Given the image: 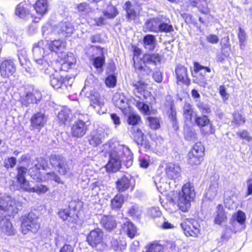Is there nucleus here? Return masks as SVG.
Returning a JSON list of instances; mask_svg holds the SVG:
<instances>
[{
  "label": "nucleus",
  "mask_w": 252,
  "mask_h": 252,
  "mask_svg": "<svg viewBox=\"0 0 252 252\" xmlns=\"http://www.w3.org/2000/svg\"><path fill=\"white\" fill-rule=\"evenodd\" d=\"M34 9L37 14L43 15L48 10V4L46 0H38L34 5Z\"/></svg>",
  "instance_id": "c85d7f7f"
},
{
  "label": "nucleus",
  "mask_w": 252,
  "mask_h": 252,
  "mask_svg": "<svg viewBox=\"0 0 252 252\" xmlns=\"http://www.w3.org/2000/svg\"><path fill=\"white\" fill-rule=\"evenodd\" d=\"M165 173L168 179L176 182L181 178V168L178 164L169 162L166 164Z\"/></svg>",
  "instance_id": "9d476101"
},
{
  "label": "nucleus",
  "mask_w": 252,
  "mask_h": 252,
  "mask_svg": "<svg viewBox=\"0 0 252 252\" xmlns=\"http://www.w3.org/2000/svg\"><path fill=\"white\" fill-rule=\"evenodd\" d=\"M196 105L203 114H208L211 112V109L208 104L198 101Z\"/></svg>",
  "instance_id": "774afa93"
},
{
  "label": "nucleus",
  "mask_w": 252,
  "mask_h": 252,
  "mask_svg": "<svg viewBox=\"0 0 252 252\" xmlns=\"http://www.w3.org/2000/svg\"><path fill=\"white\" fill-rule=\"evenodd\" d=\"M132 85L134 87V91L141 94L144 93L147 84L142 80L133 82Z\"/></svg>",
  "instance_id": "09e8293b"
},
{
  "label": "nucleus",
  "mask_w": 252,
  "mask_h": 252,
  "mask_svg": "<svg viewBox=\"0 0 252 252\" xmlns=\"http://www.w3.org/2000/svg\"><path fill=\"white\" fill-rule=\"evenodd\" d=\"M103 137V132L102 130L98 129L94 131L89 140L90 145L95 147L100 145L102 143V138Z\"/></svg>",
  "instance_id": "bb28decb"
},
{
  "label": "nucleus",
  "mask_w": 252,
  "mask_h": 252,
  "mask_svg": "<svg viewBox=\"0 0 252 252\" xmlns=\"http://www.w3.org/2000/svg\"><path fill=\"white\" fill-rule=\"evenodd\" d=\"M236 200V196L232 192L225 194L224 203L225 207L229 209H233L235 206V202Z\"/></svg>",
  "instance_id": "72a5a7b5"
},
{
  "label": "nucleus",
  "mask_w": 252,
  "mask_h": 252,
  "mask_svg": "<svg viewBox=\"0 0 252 252\" xmlns=\"http://www.w3.org/2000/svg\"><path fill=\"white\" fill-rule=\"evenodd\" d=\"M195 195L193 186L190 183L185 184L179 193L178 206L184 212H187L190 205V201Z\"/></svg>",
  "instance_id": "7ed1b4c3"
},
{
  "label": "nucleus",
  "mask_w": 252,
  "mask_h": 252,
  "mask_svg": "<svg viewBox=\"0 0 252 252\" xmlns=\"http://www.w3.org/2000/svg\"><path fill=\"white\" fill-rule=\"evenodd\" d=\"M109 158L106 165V170L115 172L120 168L122 161H127L131 163L132 154L127 147L119 145L110 152Z\"/></svg>",
  "instance_id": "f257e3e1"
},
{
  "label": "nucleus",
  "mask_w": 252,
  "mask_h": 252,
  "mask_svg": "<svg viewBox=\"0 0 252 252\" xmlns=\"http://www.w3.org/2000/svg\"><path fill=\"white\" fill-rule=\"evenodd\" d=\"M233 218L236 220L241 224H243L246 220V215L243 211L239 210L232 216Z\"/></svg>",
  "instance_id": "052dcab7"
},
{
  "label": "nucleus",
  "mask_w": 252,
  "mask_h": 252,
  "mask_svg": "<svg viewBox=\"0 0 252 252\" xmlns=\"http://www.w3.org/2000/svg\"><path fill=\"white\" fill-rule=\"evenodd\" d=\"M68 80L67 78H63L58 73L53 74L50 77L51 85L55 89H58L63 86V83Z\"/></svg>",
  "instance_id": "5701e85b"
},
{
  "label": "nucleus",
  "mask_w": 252,
  "mask_h": 252,
  "mask_svg": "<svg viewBox=\"0 0 252 252\" xmlns=\"http://www.w3.org/2000/svg\"><path fill=\"white\" fill-rule=\"evenodd\" d=\"M0 228L2 233L7 236L13 235L15 234V230L12 223L5 217L2 219L0 221Z\"/></svg>",
  "instance_id": "aec40b11"
},
{
  "label": "nucleus",
  "mask_w": 252,
  "mask_h": 252,
  "mask_svg": "<svg viewBox=\"0 0 252 252\" xmlns=\"http://www.w3.org/2000/svg\"><path fill=\"white\" fill-rule=\"evenodd\" d=\"M41 93L36 90H33L31 93H28L26 96L21 98L23 105L28 106L30 103H37L41 99Z\"/></svg>",
  "instance_id": "2eb2a0df"
},
{
  "label": "nucleus",
  "mask_w": 252,
  "mask_h": 252,
  "mask_svg": "<svg viewBox=\"0 0 252 252\" xmlns=\"http://www.w3.org/2000/svg\"><path fill=\"white\" fill-rule=\"evenodd\" d=\"M173 31L172 26L164 22L161 19L159 26V32H170Z\"/></svg>",
  "instance_id": "bf43d9fd"
},
{
  "label": "nucleus",
  "mask_w": 252,
  "mask_h": 252,
  "mask_svg": "<svg viewBox=\"0 0 252 252\" xmlns=\"http://www.w3.org/2000/svg\"><path fill=\"white\" fill-rule=\"evenodd\" d=\"M65 46V43L60 40L53 41L49 45L51 52H57L58 51L63 49Z\"/></svg>",
  "instance_id": "37998d69"
},
{
  "label": "nucleus",
  "mask_w": 252,
  "mask_h": 252,
  "mask_svg": "<svg viewBox=\"0 0 252 252\" xmlns=\"http://www.w3.org/2000/svg\"><path fill=\"white\" fill-rule=\"evenodd\" d=\"M184 134L186 139L189 141L193 140L196 138V133L195 130L189 126L184 127Z\"/></svg>",
  "instance_id": "5fc2aeb1"
},
{
  "label": "nucleus",
  "mask_w": 252,
  "mask_h": 252,
  "mask_svg": "<svg viewBox=\"0 0 252 252\" xmlns=\"http://www.w3.org/2000/svg\"><path fill=\"white\" fill-rule=\"evenodd\" d=\"M125 10L126 12V16L129 21H133L137 17L136 12L132 7L131 2L126 1L125 4Z\"/></svg>",
  "instance_id": "f704fd0d"
},
{
  "label": "nucleus",
  "mask_w": 252,
  "mask_h": 252,
  "mask_svg": "<svg viewBox=\"0 0 252 252\" xmlns=\"http://www.w3.org/2000/svg\"><path fill=\"white\" fill-rule=\"evenodd\" d=\"M49 190V189L47 186L40 183H37L33 186L32 192L40 195L46 193Z\"/></svg>",
  "instance_id": "79ce46f5"
},
{
  "label": "nucleus",
  "mask_w": 252,
  "mask_h": 252,
  "mask_svg": "<svg viewBox=\"0 0 252 252\" xmlns=\"http://www.w3.org/2000/svg\"><path fill=\"white\" fill-rule=\"evenodd\" d=\"M15 13L21 18H25L29 14L26 7V4L23 2L19 3L15 8Z\"/></svg>",
  "instance_id": "c9c22d12"
},
{
  "label": "nucleus",
  "mask_w": 252,
  "mask_h": 252,
  "mask_svg": "<svg viewBox=\"0 0 252 252\" xmlns=\"http://www.w3.org/2000/svg\"><path fill=\"white\" fill-rule=\"evenodd\" d=\"M16 70L15 64L11 60L3 61L0 65L1 75L4 77H8L12 75Z\"/></svg>",
  "instance_id": "ddd939ff"
},
{
  "label": "nucleus",
  "mask_w": 252,
  "mask_h": 252,
  "mask_svg": "<svg viewBox=\"0 0 252 252\" xmlns=\"http://www.w3.org/2000/svg\"><path fill=\"white\" fill-rule=\"evenodd\" d=\"M180 225L187 236L196 237L199 233V224L194 219H186Z\"/></svg>",
  "instance_id": "1a4fd4ad"
},
{
  "label": "nucleus",
  "mask_w": 252,
  "mask_h": 252,
  "mask_svg": "<svg viewBox=\"0 0 252 252\" xmlns=\"http://www.w3.org/2000/svg\"><path fill=\"white\" fill-rule=\"evenodd\" d=\"M113 103L116 107L120 109L124 113L126 112L128 107V99L123 94H116L114 95Z\"/></svg>",
  "instance_id": "f3484780"
},
{
  "label": "nucleus",
  "mask_w": 252,
  "mask_h": 252,
  "mask_svg": "<svg viewBox=\"0 0 252 252\" xmlns=\"http://www.w3.org/2000/svg\"><path fill=\"white\" fill-rule=\"evenodd\" d=\"M140 121V117L138 115L132 114L128 116L127 122L129 125H132L133 126H134L137 125Z\"/></svg>",
  "instance_id": "69168bd1"
},
{
  "label": "nucleus",
  "mask_w": 252,
  "mask_h": 252,
  "mask_svg": "<svg viewBox=\"0 0 252 252\" xmlns=\"http://www.w3.org/2000/svg\"><path fill=\"white\" fill-rule=\"evenodd\" d=\"M149 126L152 129H157L160 127V121L157 117H148L147 118Z\"/></svg>",
  "instance_id": "13d9d810"
},
{
  "label": "nucleus",
  "mask_w": 252,
  "mask_h": 252,
  "mask_svg": "<svg viewBox=\"0 0 252 252\" xmlns=\"http://www.w3.org/2000/svg\"><path fill=\"white\" fill-rule=\"evenodd\" d=\"M100 223L107 231H110L116 228L117 223L112 216H103L101 219Z\"/></svg>",
  "instance_id": "412c9836"
},
{
  "label": "nucleus",
  "mask_w": 252,
  "mask_h": 252,
  "mask_svg": "<svg viewBox=\"0 0 252 252\" xmlns=\"http://www.w3.org/2000/svg\"><path fill=\"white\" fill-rule=\"evenodd\" d=\"M130 176H123L116 181V189L119 192H123L126 191L130 185Z\"/></svg>",
  "instance_id": "a211bd4d"
},
{
  "label": "nucleus",
  "mask_w": 252,
  "mask_h": 252,
  "mask_svg": "<svg viewBox=\"0 0 252 252\" xmlns=\"http://www.w3.org/2000/svg\"><path fill=\"white\" fill-rule=\"evenodd\" d=\"M67 58L62 64L63 68H71L74 67L76 62V59L74 58L73 54L70 53L67 55Z\"/></svg>",
  "instance_id": "864d4df0"
},
{
  "label": "nucleus",
  "mask_w": 252,
  "mask_h": 252,
  "mask_svg": "<svg viewBox=\"0 0 252 252\" xmlns=\"http://www.w3.org/2000/svg\"><path fill=\"white\" fill-rule=\"evenodd\" d=\"M124 196L123 195L120 194H117L111 201L112 209H120L124 203Z\"/></svg>",
  "instance_id": "4c0bfd02"
},
{
  "label": "nucleus",
  "mask_w": 252,
  "mask_h": 252,
  "mask_svg": "<svg viewBox=\"0 0 252 252\" xmlns=\"http://www.w3.org/2000/svg\"><path fill=\"white\" fill-rule=\"evenodd\" d=\"M19 187L23 191L32 192L33 186L26 179L18 181Z\"/></svg>",
  "instance_id": "603ef678"
},
{
  "label": "nucleus",
  "mask_w": 252,
  "mask_h": 252,
  "mask_svg": "<svg viewBox=\"0 0 252 252\" xmlns=\"http://www.w3.org/2000/svg\"><path fill=\"white\" fill-rule=\"evenodd\" d=\"M103 231L99 228L92 230L87 237V241L92 247H95L102 242Z\"/></svg>",
  "instance_id": "f8f14e48"
},
{
  "label": "nucleus",
  "mask_w": 252,
  "mask_h": 252,
  "mask_svg": "<svg viewBox=\"0 0 252 252\" xmlns=\"http://www.w3.org/2000/svg\"><path fill=\"white\" fill-rule=\"evenodd\" d=\"M118 14V11L116 8L113 5H109L107 7L106 10L103 12V14L108 19H113L115 18Z\"/></svg>",
  "instance_id": "3c124183"
},
{
  "label": "nucleus",
  "mask_w": 252,
  "mask_h": 252,
  "mask_svg": "<svg viewBox=\"0 0 252 252\" xmlns=\"http://www.w3.org/2000/svg\"><path fill=\"white\" fill-rule=\"evenodd\" d=\"M163 250V246L155 241L148 245L146 252H164Z\"/></svg>",
  "instance_id": "c03bdc74"
},
{
  "label": "nucleus",
  "mask_w": 252,
  "mask_h": 252,
  "mask_svg": "<svg viewBox=\"0 0 252 252\" xmlns=\"http://www.w3.org/2000/svg\"><path fill=\"white\" fill-rule=\"evenodd\" d=\"M134 103L136 107L142 113L149 115L150 113L149 106L148 104L141 101L140 99H134Z\"/></svg>",
  "instance_id": "a18cd8bd"
},
{
  "label": "nucleus",
  "mask_w": 252,
  "mask_h": 252,
  "mask_svg": "<svg viewBox=\"0 0 252 252\" xmlns=\"http://www.w3.org/2000/svg\"><path fill=\"white\" fill-rule=\"evenodd\" d=\"M49 161L52 167L61 175L70 171L69 162L62 155H51Z\"/></svg>",
  "instance_id": "39448f33"
},
{
  "label": "nucleus",
  "mask_w": 252,
  "mask_h": 252,
  "mask_svg": "<svg viewBox=\"0 0 252 252\" xmlns=\"http://www.w3.org/2000/svg\"><path fill=\"white\" fill-rule=\"evenodd\" d=\"M204 148L201 143H196L189 152L196 154L198 156L202 158L204 155Z\"/></svg>",
  "instance_id": "6e6d98bb"
},
{
  "label": "nucleus",
  "mask_w": 252,
  "mask_h": 252,
  "mask_svg": "<svg viewBox=\"0 0 252 252\" xmlns=\"http://www.w3.org/2000/svg\"><path fill=\"white\" fill-rule=\"evenodd\" d=\"M129 131L134 138L135 141L139 144L140 142L142 141L144 134L141 130L137 126H132L130 127Z\"/></svg>",
  "instance_id": "e433bc0d"
},
{
  "label": "nucleus",
  "mask_w": 252,
  "mask_h": 252,
  "mask_svg": "<svg viewBox=\"0 0 252 252\" xmlns=\"http://www.w3.org/2000/svg\"><path fill=\"white\" fill-rule=\"evenodd\" d=\"M161 18H156L151 19L146 22L147 29L150 32H159V26Z\"/></svg>",
  "instance_id": "c756f323"
},
{
  "label": "nucleus",
  "mask_w": 252,
  "mask_h": 252,
  "mask_svg": "<svg viewBox=\"0 0 252 252\" xmlns=\"http://www.w3.org/2000/svg\"><path fill=\"white\" fill-rule=\"evenodd\" d=\"M111 248L115 251H122L125 250L126 247V243L125 241H118L114 238L110 240Z\"/></svg>",
  "instance_id": "473e14b6"
},
{
  "label": "nucleus",
  "mask_w": 252,
  "mask_h": 252,
  "mask_svg": "<svg viewBox=\"0 0 252 252\" xmlns=\"http://www.w3.org/2000/svg\"><path fill=\"white\" fill-rule=\"evenodd\" d=\"M47 120V117L44 113L37 112L34 114L30 119L31 129L40 130L46 124Z\"/></svg>",
  "instance_id": "9b49d317"
},
{
  "label": "nucleus",
  "mask_w": 252,
  "mask_h": 252,
  "mask_svg": "<svg viewBox=\"0 0 252 252\" xmlns=\"http://www.w3.org/2000/svg\"><path fill=\"white\" fill-rule=\"evenodd\" d=\"M46 164L45 160L43 158H37L33 160L31 165L28 166V173L30 176L36 180H41L40 169L44 168Z\"/></svg>",
  "instance_id": "6e6552de"
},
{
  "label": "nucleus",
  "mask_w": 252,
  "mask_h": 252,
  "mask_svg": "<svg viewBox=\"0 0 252 252\" xmlns=\"http://www.w3.org/2000/svg\"><path fill=\"white\" fill-rule=\"evenodd\" d=\"M147 63L143 62L134 63V67L137 72L141 75H149L152 71V69Z\"/></svg>",
  "instance_id": "cd10ccee"
},
{
  "label": "nucleus",
  "mask_w": 252,
  "mask_h": 252,
  "mask_svg": "<svg viewBox=\"0 0 252 252\" xmlns=\"http://www.w3.org/2000/svg\"><path fill=\"white\" fill-rule=\"evenodd\" d=\"M210 122L208 117L204 115L195 118V123L202 128L206 126V125L209 124Z\"/></svg>",
  "instance_id": "680f3d73"
},
{
  "label": "nucleus",
  "mask_w": 252,
  "mask_h": 252,
  "mask_svg": "<svg viewBox=\"0 0 252 252\" xmlns=\"http://www.w3.org/2000/svg\"><path fill=\"white\" fill-rule=\"evenodd\" d=\"M40 226V222L38 216L32 212L28 216L23 217L21 224V231L24 234L30 233H36Z\"/></svg>",
  "instance_id": "20e7f679"
},
{
  "label": "nucleus",
  "mask_w": 252,
  "mask_h": 252,
  "mask_svg": "<svg viewBox=\"0 0 252 252\" xmlns=\"http://www.w3.org/2000/svg\"><path fill=\"white\" fill-rule=\"evenodd\" d=\"M143 62L148 64L156 65L160 62V57L158 54H145L143 57Z\"/></svg>",
  "instance_id": "7c9ffc66"
},
{
  "label": "nucleus",
  "mask_w": 252,
  "mask_h": 252,
  "mask_svg": "<svg viewBox=\"0 0 252 252\" xmlns=\"http://www.w3.org/2000/svg\"><path fill=\"white\" fill-rule=\"evenodd\" d=\"M72 113L71 110L67 108H64L58 113L57 118L61 125L65 124L69 122L71 120Z\"/></svg>",
  "instance_id": "b1692460"
},
{
  "label": "nucleus",
  "mask_w": 252,
  "mask_h": 252,
  "mask_svg": "<svg viewBox=\"0 0 252 252\" xmlns=\"http://www.w3.org/2000/svg\"><path fill=\"white\" fill-rule=\"evenodd\" d=\"M144 48L149 51H153L156 48L157 42L155 36L152 34H147L143 38Z\"/></svg>",
  "instance_id": "393cba45"
},
{
  "label": "nucleus",
  "mask_w": 252,
  "mask_h": 252,
  "mask_svg": "<svg viewBox=\"0 0 252 252\" xmlns=\"http://www.w3.org/2000/svg\"><path fill=\"white\" fill-rule=\"evenodd\" d=\"M169 119L172 123V126L175 130H177L179 128L178 123L176 117V111L174 107L172 105L171 106L170 110L168 112Z\"/></svg>",
  "instance_id": "58836bf2"
},
{
  "label": "nucleus",
  "mask_w": 252,
  "mask_h": 252,
  "mask_svg": "<svg viewBox=\"0 0 252 252\" xmlns=\"http://www.w3.org/2000/svg\"><path fill=\"white\" fill-rule=\"evenodd\" d=\"M94 51H96V55L97 57H94L92 56L93 65L97 69L101 68L105 63V56L103 53V49L98 46H91Z\"/></svg>",
  "instance_id": "4468645a"
},
{
  "label": "nucleus",
  "mask_w": 252,
  "mask_h": 252,
  "mask_svg": "<svg viewBox=\"0 0 252 252\" xmlns=\"http://www.w3.org/2000/svg\"><path fill=\"white\" fill-rule=\"evenodd\" d=\"M238 36L239 40L240 46L241 48H242V47L244 46V43L246 42L247 36L245 32L241 28H239Z\"/></svg>",
  "instance_id": "338daca9"
},
{
  "label": "nucleus",
  "mask_w": 252,
  "mask_h": 252,
  "mask_svg": "<svg viewBox=\"0 0 252 252\" xmlns=\"http://www.w3.org/2000/svg\"><path fill=\"white\" fill-rule=\"evenodd\" d=\"M73 27L69 22H61L54 28V32L55 33H62L66 36L70 35L73 33Z\"/></svg>",
  "instance_id": "dca6fc26"
},
{
  "label": "nucleus",
  "mask_w": 252,
  "mask_h": 252,
  "mask_svg": "<svg viewBox=\"0 0 252 252\" xmlns=\"http://www.w3.org/2000/svg\"><path fill=\"white\" fill-rule=\"evenodd\" d=\"M58 214L63 220H68V221L71 222H76L78 218L75 213L71 214L70 212L69 208L61 209L59 211Z\"/></svg>",
  "instance_id": "4be33fe9"
},
{
  "label": "nucleus",
  "mask_w": 252,
  "mask_h": 252,
  "mask_svg": "<svg viewBox=\"0 0 252 252\" xmlns=\"http://www.w3.org/2000/svg\"><path fill=\"white\" fill-rule=\"evenodd\" d=\"M128 236L132 238L134 237L136 233V228L135 226L130 222L127 221L125 223Z\"/></svg>",
  "instance_id": "4d7b16f0"
},
{
  "label": "nucleus",
  "mask_w": 252,
  "mask_h": 252,
  "mask_svg": "<svg viewBox=\"0 0 252 252\" xmlns=\"http://www.w3.org/2000/svg\"><path fill=\"white\" fill-rule=\"evenodd\" d=\"M20 206V202H16L15 199L10 196H6L4 198H0V214H2L1 212H6L9 215L17 213Z\"/></svg>",
  "instance_id": "423d86ee"
},
{
  "label": "nucleus",
  "mask_w": 252,
  "mask_h": 252,
  "mask_svg": "<svg viewBox=\"0 0 252 252\" xmlns=\"http://www.w3.org/2000/svg\"><path fill=\"white\" fill-rule=\"evenodd\" d=\"M184 116L188 121H190L193 115V110L192 106L188 103H186L183 107Z\"/></svg>",
  "instance_id": "49530a36"
},
{
  "label": "nucleus",
  "mask_w": 252,
  "mask_h": 252,
  "mask_svg": "<svg viewBox=\"0 0 252 252\" xmlns=\"http://www.w3.org/2000/svg\"><path fill=\"white\" fill-rule=\"evenodd\" d=\"M45 179L47 180H53L58 183L62 184H63V182L61 180L59 176L54 172L47 173L45 176Z\"/></svg>",
  "instance_id": "0e129e2a"
},
{
  "label": "nucleus",
  "mask_w": 252,
  "mask_h": 252,
  "mask_svg": "<svg viewBox=\"0 0 252 252\" xmlns=\"http://www.w3.org/2000/svg\"><path fill=\"white\" fill-rule=\"evenodd\" d=\"M216 213L214 220L216 224L222 225L227 222V216L221 205L219 204L217 206Z\"/></svg>",
  "instance_id": "6ab92c4d"
},
{
  "label": "nucleus",
  "mask_w": 252,
  "mask_h": 252,
  "mask_svg": "<svg viewBox=\"0 0 252 252\" xmlns=\"http://www.w3.org/2000/svg\"><path fill=\"white\" fill-rule=\"evenodd\" d=\"M175 72L177 80L184 82L187 78V68L182 65L179 64L176 67Z\"/></svg>",
  "instance_id": "2f4dec72"
},
{
  "label": "nucleus",
  "mask_w": 252,
  "mask_h": 252,
  "mask_svg": "<svg viewBox=\"0 0 252 252\" xmlns=\"http://www.w3.org/2000/svg\"><path fill=\"white\" fill-rule=\"evenodd\" d=\"M219 189V185L218 183L211 184L206 192V195L209 199H213L218 193Z\"/></svg>",
  "instance_id": "ea45409f"
},
{
  "label": "nucleus",
  "mask_w": 252,
  "mask_h": 252,
  "mask_svg": "<svg viewBox=\"0 0 252 252\" xmlns=\"http://www.w3.org/2000/svg\"><path fill=\"white\" fill-rule=\"evenodd\" d=\"M46 47V43L40 40L33 44L32 52L36 67L45 74L50 75L52 68L50 66L49 61L46 59L47 56H50V54L44 56Z\"/></svg>",
  "instance_id": "f03ea898"
},
{
  "label": "nucleus",
  "mask_w": 252,
  "mask_h": 252,
  "mask_svg": "<svg viewBox=\"0 0 252 252\" xmlns=\"http://www.w3.org/2000/svg\"><path fill=\"white\" fill-rule=\"evenodd\" d=\"M17 181L26 179L25 175H26L28 172V169L27 168L20 166L17 168Z\"/></svg>",
  "instance_id": "e2e57ef3"
},
{
  "label": "nucleus",
  "mask_w": 252,
  "mask_h": 252,
  "mask_svg": "<svg viewBox=\"0 0 252 252\" xmlns=\"http://www.w3.org/2000/svg\"><path fill=\"white\" fill-rule=\"evenodd\" d=\"M128 213L133 218L138 219L141 216L142 211L140 207L133 205L129 208Z\"/></svg>",
  "instance_id": "de8ad7c7"
},
{
  "label": "nucleus",
  "mask_w": 252,
  "mask_h": 252,
  "mask_svg": "<svg viewBox=\"0 0 252 252\" xmlns=\"http://www.w3.org/2000/svg\"><path fill=\"white\" fill-rule=\"evenodd\" d=\"M91 101V105L95 108L96 106L101 107L104 105L103 99L97 92H92L88 96Z\"/></svg>",
  "instance_id": "a878e982"
},
{
  "label": "nucleus",
  "mask_w": 252,
  "mask_h": 252,
  "mask_svg": "<svg viewBox=\"0 0 252 252\" xmlns=\"http://www.w3.org/2000/svg\"><path fill=\"white\" fill-rule=\"evenodd\" d=\"M77 9L79 13L84 15H88L93 11V8L86 2L79 4Z\"/></svg>",
  "instance_id": "a19ab883"
},
{
  "label": "nucleus",
  "mask_w": 252,
  "mask_h": 252,
  "mask_svg": "<svg viewBox=\"0 0 252 252\" xmlns=\"http://www.w3.org/2000/svg\"><path fill=\"white\" fill-rule=\"evenodd\" d=\"M202 158L198 156L196 154L193 153L192 152H189L188 154V163L192 165H198L201 163Z\"/></svg>",
  "instance_id": "8fccbe9b"
},
{
  "label": "nucleus",
  "mask_w": 252,
  "mask_h": 252,
  "mask_svg": "<svg viewBox=\"0 0 252 252\" xmlns=\"http://www.w3.org/2000/svg\"><path fill=\"white\" fill-rule=\"evenodd\" d=\"M85 117H88V115H82L72 125L70 134L73 137L80 138L86 134L87 131V126L84 122Z\"/></svg>",
  "instance_id": "0eeeda50"
}]
</instances>
